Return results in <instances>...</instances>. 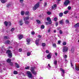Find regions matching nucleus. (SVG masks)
<instances>
[{
	"label": "nucleus",
	"instance_id": "obj_1",
	"mask_svg": "<svg viewBox=\"0 0 79 79\" xmlns=\"http://www.w3.org/2000/svg\"><path fill=\"white\" fill-rule=\"evenodd\" d=\"M39 4L40 3L38 2L35 5L33 8V10H35L36 9H37L39 7Z\"/></svg>",
	"mask_w": 79,
	"mask_h": 79
},
{
	"label": "nucleus",
	"instance_id": "obj_2",
	"mask_svg": "<svg viewBox=\"0 0 79 79\" xmlns=\"http://www.w3.org/2000/svg\"><path fill=\"white\" fill-rule=\"evenodd\" d=\"M7 53L8 54V57H9V58H11V57H12V53L11 51L8 50L7 51Z\"/></svg>",
	"mask_w": 79,
	"mask_h": 79
},
{
	"label": "nucleus",
	"instance_id": "obj_3",
	"mask_svg": "<svg viewBox=\"0 0 79 79\" xmlns=\"http://www.w3.org/2000/svg\"><path fill=\"white\" fill-rule=\"evenodd\" d=\"M30 70L31 71V73L33 74H34V75H36L37 74V72L34 70V68L31 67Z\"/></svg>",
	"mask_w": 79,
	"mask_h": 79
},
{
	"label": "nucleus",
	"instance_id": "obj_4",
	"mask_svg": "<svg viewBox=\"0 0 79 79\" xmlns=\"http://www.w3.org/2000/svg\"><path fill=\"white\" fill-rule=\"evenodd\" d=\"M30 70L31 71V73L33 74H34V75H36L37 74V72L34 70V68L31 67Z\"/></svg>",
	"mask_w": 79,
	"mask_h": 79
},
{
	"label": "nucleus",
	"instance_id": "obj_5",
	"mask_svg": "<svg viewBox=\"0 0 79 79\" xmlns=\"http://www.w3.org/2000/svg\"><path fill=\"white\" fill-rule=\"evenodd\" d=\"M63 52H66L68 50V48L66 46H64L63 48Z\"/></svg>",
	"mask_w": 79,
	"mask_h": 79
},
{
	"label": "nucleus",
	"instance_id": "obj_6",
	"mask_svg": "<svg viewBox=\"0 0 79 79\" xmlns=\"http://www.w3.org/2000/svg\"><path fill=\"white\" fill-rule=\"evenodd\" d=\"M70 3V1L69 0H66L65 1L64 3V5L66 6H67L68 5H69V4Z\"/></svg>",
	"mask_w": 79,
	"mask_h": 79
},
{
	"label": "nucleus",
	"instance_id": "obj_7",
	"mask_svg": "<svg viewBox=\"0 0 79 79\" xmlns=\"http://www.w3.org/2000/svg\"><path fill=\"white\" fill-rule=\"evenodd\" d=\"M27 76L30 78H31L32 77V74L30 71H28L27 72Z\"/></svg>",
	"mask_w": 79,
	"mask_h": 79
},
{
	"label": "nucleus",
	"instance_id": "obj_8",
	"mask_svg": "<svg viewBox=\"0 0 79 79\" xmlns=\"http://www.w3.org/2000/svg\"><path fill=\"white\" fill-rule=\"evenodd\" d=\"M18 24L20 26H23L24 24V23H23V19L19 20L18 22Z\"/></svg>",
	"mask_w": 79,
	"mask_h": 79
},
{
	"label": "nucleus",
	"instance_id": "obj_9",
	"mask_svg": "<svg viewBox=\"0 0 79 79\" xmlns=\"http://www.w3.org/2000/svg\"><path fill=\"white\" fill-rule=\"evenodd\" d=\"M52 54L51 53H50L47 55V59H51V58H52Z\"/></svg>",
	"mask_w": 79,
	"mask_h": 79
},
{
	"label": "nucleus",
	"instance_id": "obj_10",
	"mask_svg": "<svg viewBox=\"0 0 79 79\" xmlns=\"http://www.w3.org/2000/svg\"><path fill=\"white\" fill-rule=\"evenodd\" d=\"M60 69V71H62V73H61V76H64V71H65V70H63V69L62 68H61Z\"/></svg>",
	"mask_w": 79,
	"mask_h": 79
},
{
	"label": "nucleus",
	"instance_id": "obj_11",
	"mask_svg": "<svg viewBox=\"0 0 79 79\" xmlns=\"http://www.w3.org/2000/svg\"><path fill=\"white\" fill-rule=\"evenodd\" d=\"M47 21H48L49 22V24H52V20H51V19H50V17H48L47 19Z\"/></svg>",
	"mask_w": 79,
	"mask_h": 79
},
{
	"label": "nucleus",
	"instance_id": "obj_12",
	"mask_svg": "<svg viewBox=\"0 0 79 79\" xmlns=\"http://www.w3.org/2000/svg\"><path fill=\"white\" fill-rule=\"evenodd\" d=\"M18 37L20 40H21L22 38H23V35H19Z\"/></svg>",
	"mask_w": 79,
	"mask_h": 79
},
{
	"label": "nucleus",
	"instance_id": "obj_13",
	"mask_svg": "<svg viewBox=\"0 0 79 79\" xmlns=\"http://www.w3.org/2000/svg\"><path fill=\"white\" fill-rule=\"evenodd\" d=\"M40 40L39 39H37L35 41L36 45H39V42Z\"/></svg>",
	"mask_w": 79,
	"mask_h": 79
},
{
	"label": "nucleus",
	"instance_id": "obj_14",
	"mask_svg": "<svg viewBox=\"0 0 79 79\" xmlns=\"http://www.w3.org/2000/svg\"><path fill=\"white\" fill-rule=\"evenodd\" d=\"M63 21H64V19H62L59 21V23L62 25L64 23Z\"/></svg>",
	"mask_w": 79,
	"mask_h": 79
},
{
	"label": "nucleus",
	"instance_id": "obj_15",
	"mask_svg": "<svg viewBox=\"0 0 79 79\" xmlns=\"http://www.w3.org/2000/svg\"><path fill=\"white\" fill-rule=\"evenodd\" d=\"M27 44H29V42H31V39L30 38H27Z\"/></svg>",
	"mask_w": 79,
	"mask_h": 79
},
{
	"label": "nucleus",
	"instance_id": "obj_16",
	"mask_svg": "<svg viewBox=\"0 0 79 79\" xmlns=\"http://www.w3.org/2000/svg\"><path fill=\"white\" fill-rule=\"evenodd\" d=\"M0 1L2 3H6L7 2V0H0Z\"/></svg>",
	"mask_w": 79,
	"mask_h": 79
},
{
	"label": "nucleus",
	"instance_id": "obj_17",
	"mask_svg": "<svg viewBox=\"0 0 79 79\" xmlns=\"http://www.w3.org/2000/svg\"><path fill=\"white\" fill-rule=\"evenodd\" d=\"M4 44H10V41L9 40H7L6 41L4 42Z\"/></svg>",
	"mask_w": 79,
	"mask_h": 79
},
{
	"label": "nucleus",
	"instance_id": "obj_18",
	"mask_svg": "<svg viewBox=\"0 0 79 79\" xmlns=\"http://www.w3.org/2000/svg\"><path fill=\"white\" fill-rule=\"evenodd\" d=\"M29 19H30V17H25L23 19L24 21H25L26 20H28Z\"/></svg>",
	"mask_w": 79,
	"mask_h": 79
},
{
	"label": "nucleus",
	"instance_id": "obj_19",
	"mask_svg": "<svg viewBox=\"0 0 79 79\" xmlns=\"http://www.w3.org/2000/svg\"><path fill=\"white\" fill-rule=\"evenodd\" d=\"M47 68H48V69H49V70H51V66H50V64H48Z\"/></svg>",
	"mask_w": 79,
	"mask_h": 79
},
{
	"label": "nucleus",
	"instance_id": "obj_20",
	"mask_svg": "<svg viewBox=\"0 0 79 79\" xmlns=\"http://www.w3.org/2000/svg\"><path fill=\"white\" fill-rule=\"evenodd\" d=\"M75 27H79V23H77L74 25Z\"/></svg>",
	"mask_w": 79,
	"mask_h": 79
},
{
	"label": "nucleus",
	"instance_id": "obj_21",
	"mask_svg": "<svg viewBox=\"0 0 79 79\" xmlns=\"http://www.w3.org/2000/svg\"><path fill=\"white\" fill-rule=\"evenodd\" d=\"M52 45L54 48H56V44L55 43H52Z\"/></svg>",
	"mask_w": 79,
	"mask_h": 79
},
{
	"label": "nucleus",
	"instance_id": "obj_22",
	"mask_svg": "<svg viewBox=\"0 0 79 79\" xmlns=\"http://www.w3.org/2000/svg\"><path fill=\"white\" fill-rule=\"evenodd\" d=\"M75 69L77 71H79V67L78 66H76V65H75Z\"/></svg>",
	"mask_w": 79,
	"mask_h": 79
},
{
	"label": "nucleus",
	"instance_id": "obj_23",
	"mask_svg": "<svg viewBox=\"0 0 79 79\" xmlns=\"http://www.w3.org/2000/svg\"><path fill=\"white\" fill-rule=\"evenodd\" d=\"M15 64H16V68H19V65L17 63H15Z\"/></svg>",
	"mask_w": 79,
	"mask_h": 79
},
{
	"label": "nucleus",
	"instance_id": "obj_24",
	"mask_svg": "<svg viewBox=\"0 0 79 79\" xmlns=\"http://www.w3.org/2000/svg\"><path fill=\"white\" fill-rule=\"evenodd\" d=\"M11 4L10 3H9L7 4L6 6L7 8H9V7L11 6Z\"/></svg>",
	"mask_w": 79,
	"mask_h": 79
},
{
	"label": "nucleus",
	"instance_id": "obj_25",
	"mask_svg": "<svg viewBox=\"0 0 79 79\" xmlns=\"http://www.w3.org/2000/svg\"><path fill=\"white\" fill-rule=\"evenodd\" d=\"M56 5L54 4V6H52V8L53 10L54 9V8H56Z\"/></svg>",
	"mask_w": 79,
	"mask_h": 79
},
{
	"label": "nucleus",
	"instance_id": "obj_26",
	"mask_svg": "<svg viewBox=\"0 0 79 79\" xmlns=\"http://www.w3.org/2000/svg\"><path fill=\"white\" fill-rule=\"evenodd\" d=\"M11 59H8L7 60V62H8V63H10V62H11Z\"/></svg>",
	"mask_w": 79,
	"mask_h": 79
},
{
	"label": "nucleus",
	"instance_id": "obj_27",
	"mask_svg": "<svg viewBox=\"0 0 79 79\" xmlns=\"http://www.w3.org/2000/svg\"><path fill=\"white\" fill-rule=\"evenodd\" d=\"M25 24H28L29 23V22L28 21H25Z\"/></svg>",
	"mask_w": 79,
	"mask_h": 79
},
{
	"label": "nucleus",
	"instance_id": "obj_28",
	"mask_svg": "<svg viewBox=\"0 0 79 79\" xmlns=\"http://www.w3.org/2000/svg\"><path fill=\"white\" fill-rule=\"evenodd\" d=\"M21 15L22 16H23L24 15V11H22L21 13Z\"/></svg>",
	"mask_w": 79,
	"mask_h": 79
},
{
	"label": "nucleus",
	"instance_id": "obj_29",
	"mask_svg": "<svg viewBox=\"0 0 79 79\" xmlns=\"http://www.w3.org/2000/svg\"><path fill=\"white\" fill-rule=\"evenodd\" d=\"M4 38L5 39H10V37L6 36H4Z\"/></svg>",
	"mask_w": 79,
	"mask_h": 79
},
{
	"label": "nucleus",
	"instance_id": "obj_30",
	"mask_svg": "<svg viewBox=\"0 0 79 79\" xmlns=\"http://www.w3.org/2000/svg\"><path fill=\"white\" fill-rule=\"evenodd\" d=\"M8 22L6 21L4 22V24L6 26H8Z\"/></svg>",
	"mask_w": 79,
	"mask_h": 79
},
{
	"label": "nucleus",
	"instance_id": "obj_31",
	"mask_svg": "<svg viewBox=\"0 0 79 79\" xmlns=\"http://www.w3.org/2000/svg\"><path fill=\"white\" fill-rule=\"evenodd\" d=\"M54 64L55 65H56V64H57V61H56V60H54Z\"/></svg>",
	"mask_w": 79,
	"mask_h": 79
},
{
	"label": "nucleus",
	"instance_id": "obj_32",
	"mask_svg": "<svg viewBox=\"0 0 79 79\" xmlns=\"http://www.w3.org/2000/svg\"><path fill=\"white\" fill-rule=\"evenodd\" d=\"M74 49L73 48H72L71 49V52H72V53H74Z\"/></svg>",
	"mask_w": 79,
	"mask_h": 79
},
{
	"label": "nucleus",
	"instance_id": "obj_33",
	"mask_svg": "<svg viewBox=\"0 0 79 79\" xmlns=\"http://www.w3.org/2000/svg\"><path fill=\"white\" fill-rule=\"evenodd\" d=\"M63 15V13H60L59 15V16H60V17H62Z\"/></svg>",
	"mask_w": 79,
	"mask_h": 79
},
{
	"label": "nucleus",
	"instance_id": "obj_34",
	"mask_svg": "<svg viewBox=\"0 0 79 79\" xmlns=\"http://www.w3.org/2000/svg\"><path fill=\"white\" fill-rule=\"evenodd\" d=\"M29 13V12L28 11H27L25 12V14L26 15H28Z\"/></svg>",
	"mask_w": 79,
	"mask_h": 79
},
{
	"label": "nucleus",
	"instance_id": "obj_35",
	"mask_svg": "<svg viewBox=\"0 0 79 79\" xmlns=\"http://www.w3.org/2000/svg\"><path fill=\"white\" fill-rule=\"evenodd\" d=\"M31 53L30 52H27V56H30V55H31Z\"/></svg>",
	"mask_w": 79,
	"mask_h": 79
},
{
	"label": "nucleus",
	"instance_id": "obj_36",
	"mask_svg": "<svg viewBox=\"0 0 79 79\" xmlns=\"http://www.w3.org/2000/svg\"><path fill=\"white\" fill-rule=\"evenodd\" d=\"M68 13V11H66L64 12V14H65V15H66Z\"/></svg>",
	"mask_w": 79,
	"mask_h": 79
},
{
	"label": "nucleus",
	"instance_id": "obj_37",
	"mask_svg": "<svg viewBox=\"0 0 79 79\" xmlns=\"http://www.w3.org/2000/svg\"><path fill=\"white\" fill-rule=\"evenodd\" d=\"M14 74H18V72H17V71H15L14 72Z\"/></svg>",
	"mask_w": 79,
	"mask_h": 79
},
{
	"label": "nucleus",
	"instance_id": "obj_38",
	"mask_svg": "<svg viewBox=\"0 0 79 79\" xmlns=\"http://www.w3.org/2000/svg\"><path fill=\"white\" fill-rule=\"evenodd\" d=\"M65 22H66V24H69V20H66L65 21Z\"/></svg>",
	"mask_w": 79,
	"mask_h": 79
},
{
	"label": "nucleus",
	"instance_id": "obj_39",
	"mask_svg": "<svg viewBox=\"0 0 79 79\" xmlns=\"http://www.w3.org/2000/svg\"><path fill=\"white\" fill-rule=\"evenodd\" d=\"M36 22H37V23H38V24L40 23V21H39V20H36Z\"/></svg>",
	"mask_w": 79,
	"mask_h": 79
},
{
	"label": "nucleus",
	"instance_id": "obj_40",
	"mask_svg": "<svg viewBox=\"0 0 79 79\" xmlns=\"http://www.w3.org/2000/svg\"><path fill=\"white\" fill-rule=\"evenodd\" d=\"M47 13L48 15H51V14H52V13H51V12L49 11L47 12Z\"/></svg>",
	"mask_w": 79,
	"mask_h": 79
},
{
	"label": "nucleus",
	"instance_id": "obj_41",
	"mask_svg": "<svg viewBox=\"0 0 79 79\" xmlns=\"http://www.w3.org/2000/svg\"><path fill=\"white\" fill-rule=\"evenodd\" d=\"M42 45L43 47H45V45H46V44H45V43H43L42 44Z\"/></svg>",
	"mask_w": 79,
	"mask_h": 79
},
{
	"label": "nucleus",
	"instance_id": "obj_42",
	"mask_svg": "<svg viewBox=\"0 0 79 79\" xmlns=\"http://www.w3.org/2000/svg\"><path fill=\"white\" fill-rule=\"evenodd\" d=\"M63 44L64 45H66V42H63Z\"/></svg>",
	"mask_w": 79,
	"mask_h": 79
},
{
	"label": "nucleus",
	"instance_id": "obj_43",
	"mask_svg": "<svg viewBox=\"0 0 79 79\" xmlns=\"http://www.w3.org/2000/svg\"><path fill=\"white\" fill-rule=\"evenodd\" d=\"M26 69H29V66H28L25 67Z\"/></svg>",
	"mask_w": 79,
	"mask_h": 79
},
{
	"label": "nucleus",
	"instance_id": "obj_44",
	"mask_svg": "<svg viewBox=\"0 0 79 79\" xmlns=\"http://www.w3.org/2000/svg\"><path fill=\"white\" fill-rule=\"evenodd\" d=\"M41 29H44V28L45 27V26L44 25H42L41 26Z\"/></svg>",
	"mask_w": 79,
	"mask_h": 79
},
{
	"label": "nucleus",
	"instance_id": "obj_45",
	"mask_svg": "<svg viewBox=\"0 0 79 79\" xmlns=\"http://www.w3.org/2000/svg\"><path fill=\"white\" fill-rule=\"evenodd\" d=\"M15 31V28H13L11 29V32H13V31Z\"/></svg>",
	"mask_w": 79,
	"mask_h": 79
},
{
	"label": "nucleus",
	"instance_id": "obj_46",
	"mask_svg": "<svg viewBox=\"0 0 79 79\" xmlns=\"http://www.w3.org/2000/svg\"><path fill=\"white\" fill-rule=\"evenodd\" d=\"M57 20H58V19H57V18H54V21H57Z\"/></svg>",
	"mask_w": 79,
	"mask_h": 79
},
{
	"label": "nucleus",
	"instance_id": "obj_47",
	"mask_svg": "<svg viewBox=\"0 0 79 79\" xmlns=\"http://www.w3.org/2000/svg\"><path fill=\"white\" fill-rule=\"evenodd\" d=\"M46 25H48V24H50V22H47L46 23Z\"/></svg>",
	"mask_w": 79,
	"mask_h": 79
},
{
	"label": "nucleus",
	"instance_id": "obj_48",
	"mask_svg": "<svg viewBox=\"0 0 79 79\" xmlns=\"http://www.w3.org/2000/svg\"><path fill=\"white\" fill-rule=\"evenodd\" d=\"M8 25H9V26H11V23H10V22H8Z\"/></svg>",
	"mask_w": 79,
	"mask_h": 79
},
{
	"label": "nucleus",
	"instance_id": "obj_49",
	"mask_svg": "<svg viewBox=\"0 0 79 79\" xmlns=\"http://www.w3.org/2000/svg\"><path fill=\"white\" fill-rule=\"evenodd\" d=\"M68 9L69 10H70L71 9V6H69L68 7Z\"/></svg>",
	"mask_w": 79,
	"mask_h": 79
},
{
	"label": "nucleus",
	"instance_id": "obj_50",
	"mask_svg": "<svg viewBox=\"0 0 79 79\" xmlns=\"http://www.w3.org/2000/svg\"><path fill=\"white\" fill-rule=\"evenodd\" d=\"M19 1L20 3H23L24 1V0H19Z\"/></svg>",
	"mask_w": 79,
	"mask_h": 79
},
{
	"label": "nucleus",
	"instance_id": "obj_51",
	"mask_svg": "<svg viewBox=\"0 0 79 79\" xmlns=\"http://www.w3.org/2000/svg\"><path fill=\"white\" fill-rule=\"evenodd\" d=\"M44 6L45 7L47 6V3L46 2H44Z\"/></svg>",
	"mask_w": 79,
	"mask_h": 79
},
{
	"label": "nucleus",
	"instance_id": "obj_52",
	"mask_svg": "<svg viewBox=\"0 0 79 79\" xmlns=\"http://www.w3.org/2000/svg\"><path fill=\"white\" fill-rule=\"evenodd\" d=\"M31 34L32 35H34V34H35V32H34V31H32L31 32Z\"/></svg>",
	"mask_w": 79,
	"mask_h": 79
},
{
	"label": "nucleus",
	"instance_id": "obj_53",
	"mask_svg": "<svg viewBox=\"0 0 79 79\" xmlns=\"http://www.w3.org/2000/svg\"><path fill=\"white\" fill-rule=\"evenodd\" d=\"M19 51L20 52H22V49L21 48L19 49Z\"/></svg>",
	"mask_w": 79,
	"mask_h": 79
},
{
	"label": "nucleus",
	"instance_id": "obj_54",
	"mask_svg": "<svg viewBox=\"0 0 79 79\" xmlns=\"http://www.w3.org/2000/svg\"><path fill=\"white\" fill-rule=\"evenodd\" d=\"M46 52L47 53H49V51L48 50H46Z\"/></svg>",
	"mask_w": 79,
	"mask_h": 79
},
{
	"label": "nucleus",
	"instance_id": "obj_55",
	"mask_svg": "<svg viewBox=\"0 0 79 79\" xmlns=\"http://www.w3.org/2000/svg\"><path fill=\"white\" fill-rule=\"evenodd\" d=\"M51 31V29L50 28H49L48 31V32H50V31Z\"/></svg>",
	"mask_w": 79,
	"mask_h": 79
},
{
	"label": "nucleus",
	"instance_id": "obj_56",
	"mask_svg": "<svg viewBox=\"0 0 79 79\" xmlns=\"http://www.w3.org/2000/svg\"><path fill=\"white\" fill-rule=\"evenodd\" d=\"M59 32H60V34H62L63 33V32L62 31H61V30H60Z\"/></svg>",
	"mask_w": 79,
	"mask_h": 79
},
{
	"label": "nucleus",
	"instance_id": "obj_57",
	"mask_svg": "<svg viewBox=\"0 0 79 79\" xmlns=\"http://www.w3.org/2000/svg\"><path fill=\"white\" fill-rule=\"evenodd\" d=\"M38 37H39L40 38L41 37H42V36L40 35H38Z\"/></svg>",
	"mask_w": 79,
	"mask_h": 79
},
{
	"label": "nucleus",
	"instance_id": "obj_58",
	"mask_svg": "<svg viewBox=\"0 0 79 79\" xmlns=\"http://www.w3.org/2000/svg\"><path fill=\"white\" fill-rule=\"evenodd\" d=\"M58 44H60V43H61V41L59 40L58 41Z\"/></svg>",
	"mask_w": 79,
	"mask_h": 79
},
{
	"label": "nucleus",
	"instance_id": "obj_59",
	"mask_svg": "<svg viewBox=\"0 0 79 79\" xmlns=\"http://www.w3.org/2000/svg\"><path fill=\"white\" fill-rule=\"evenodd\" d=\"M68 56H67V55H65V56H64V58H67V57Z\"/></svg>",
	"mask_w": 79,
	"mask_h": 79
},
{
	"label": "nucleus",
	"instance_id": "obj_60",
	"mask_svg": "<svg viewBox=\"0 0 79 79\" xmlns=\"http://www.w3.org/2000/svg\"><path fill=\"white\" fill-rule=\"evenodd\" d=\"M58 25V23H56V26H57Z\"/></svg>",
	"mask_w": 79,
	"mask_h": 79
},
{
	"label": "nucleus",
	"instance_id": "obj_61",
	"mask_svg": "<svg viewBox=\"0 0 79 79\" xmlns=\"http://www.w3.org/2000/svg\"><path fill=\"white\" fill-rule=\"evenodd\" d=\"M55 55H56V56H57V55H58V53H56V52L55 53Z\"/></svg>",
	"mask_w": 79,
	"mask_h": 79
},
{
	"label": "nucleus",
	"instance_id": "obj_62",
	"mask_svg": "<svg viewBox=\"0 0 79 79\" xmlns=\"http://www.w3.org/2000/svg\"><path fill=\"white\" fill-rule=\"evenodd\" d=\"M71 66H72V67H73V64H72V63H71Z\"/></svg>",
	"mask_w": 79,
	"mask_h": 79
},
{
	"label": "nucleus",
	"instance_id": "obj_63",
	"mask_svg": "<svg viewBox=\"0 0 79 79\" xmlns=\"http://www.w3.org/2000/svg\"><path fill=\"white\" fill-rule=\"evenodd\" d=\"M10 65L12 66V65H13V63H10Z\"/></svg>",
	"mask_w": 79,
	"mask_h": 79
},
{
	"label": "nucleus",
	"instance_id": "obj_64",
	"mask_svg": "<svg viewBox=\"0 0 79 79\" xmlns=\"http://www.w3.org/2000/svg\"><path fill=\"white\" fill-rule=\"evenodd\" d=\"M56 30H54V32L55 33L56 32Z\"/></svg>",
	"mask_w": 79,
	"mask_h": 79
}]
</instances>
